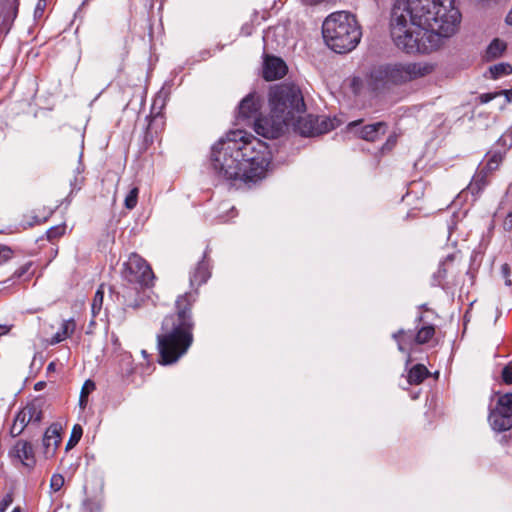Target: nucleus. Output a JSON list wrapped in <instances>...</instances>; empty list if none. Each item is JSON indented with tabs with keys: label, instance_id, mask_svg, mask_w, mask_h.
I'll use <instances>...</instances> for the list:
<instances>
[{
	"label": "nucleus",
	"instance_id": "obj_1",
	"mask_svg": "<svg viewBox=\"0 0 512 512\" xmlns=\"http://www.w3.org/2000/svg\"><path fill=\"white\" fill-rule=\"evenodd\" d=\"M268 145L244 131H232L211 148L210 165L218 179L236 188L261 181L271 163Z\"/></svg>",
	"mask_w": 512,
	"mask_h": 512
},
{
	"label": "nucleus",
	"instance_id": "obj_2",
	"mask_svg": "<svg viewBox=\"0 0 512 512\" xmlns=\"http://www.w3.org/2000/svg\"><path fill=\"white\" fill-rule=\"evenodd\" d=\"M197 298V290L178 296L175 313L166 316L157 335L158 362L169 365L177 362L193 343L195 326L192 307Z\"/></svg>",
	"mask_w": 512,
	"mask_h": 512
},
{
	"label": "nucleus",
	"instance_id": "obj_3",
	"mask_svg": "<svg viewBox=\"0 0 512 512\" xmlns=\"http://www.w3.org/2000/svg\"><path fill=\"white\" fill-rule=\"evenodd\" d=\"M322 34L327 46L339 54L355 49L362 37L356 17L346 11L330 14L322 24Z\"/></svg>",
	"mask_w": 512,
	"mask_h": 512
},
{
	"label": "nucleus",
	"instance_id": "obj_4",
	"mask_svg": "<svg viewBox=\"0 0 512 512\" xmlns=\"http://www.w3.org/2000/svg\"><path fill=\"white\" fill-rule=\"evenodd\" d=\"M431 71V66L421 63L382 64L370 71L367 83L372 91L378 92L426 76Z\"/></svg>",
	"mask_w": 512,
	"mask_h": 512
},
{
	"label": "nucleus",
	"instance_id": "obj_5",
	"mask_svg": "<svg viewBox=\"0 0 512 512\" xmlns=\"http://www.w3.org/2000/svg\"><path fill=\"white\" fill-rule=\"evenodd\" d=\"M455 0H396L393 8L409 18L412 25L420 28L435 26L457 9Z\"/></svg>",
	"mask_w": 512,
	"mask_h": 512
},
{
	"label": "nucleus",
	"instance_id": "obj_6",
	"mask_svg": "<svg viewBox=\"0 0 512 512\" xmlns=\"http://www.w3.org/2000/svg\"><path fill=\"white\" fill-rule=\"evenodd\" d=\"M269 104L274 113L283 114L290 122L306 111L302 91L294 83H282L271 88Z\"/></svg>",
	"mask_w": 512,
	"mask_h": 512
},
{
	"label": "nucleus",
	"instance_id": "obj_7",
	"mask_svg": "<svg viewBox=\"0 0 512 512\" xmlns=\"http://www.w3.org/2000/svg\"><path fill=\"white\" fill-rule=\"evenodd\" d=\"M423 28L411 24L409 18L392 8L390 34L394 44L406 53L419 50V37Z\"/></svg>",
	"mask_w": 512,
	"mask_h": 512
},
{
	"label": "nucleus",
	"instance_id": "obj_8",
	"mask_svg": "<svg viewBox=\"0 0 512 512\" xmlns=\"http://www.w3.org/2000/svg\"><path fill=\"white\" fill-rule=\"evenodd\" d=\"M460 19L459 10L452 9L444 21L423 28L419 37V50L416 53L427 54L436 50L441 45V38H448L456 32Z\"/></svg>",
	"mask_w": 512,
	"mask_h": 512
},
{
	"label": "nucleus",
	"instance_id": "obj_9",
	"mask_svg": "<svg viewBox=\"0 0 512 512\" xmlns=\"http://www.w3.org/2000/svg\"><path fill=\"white\" fill-rule=\"evenodd\" d=\"M121 275L124 281L134 286L137 294L154 285L155 275L148 262L137 253H131L124 262Z\"/></svg>",
	"mask_w": 512,
	"mask_h": 512
},
{
	"label": "nucleus",
	"instance_id": "obj_10",
	"mask_svg": "<svg viewBox=\"0 0 512 512\" xmlns=\"http://www.w3.org/2000/svg\"><path fill=\"white\" fill-rule=\"evenodd\" d=\"M295 132L304 137H314L335 129L334 121L328 117L308 114L304 117L297 115L295 120L290 122Z\"/></svg>",
	"mask_w": 512,
	"mask_h": 512
},
{
	"label": "nucleus",
	"instance_id": "obj_11",
	"mask_svg": "<svg viewBox=\"0 0 512 512\" xmlns=\"http://www.w3.org/2000/svg\"><path fill=\"white\" fill-rule=\"evenodd\" d=\"M290 126V121L280 113H274L271 108L269 117H261L255 120L254 130L258 135L269 139H277L282 136Z\"/></svg>",
	"mask_w": 512,
	"mask_h": 512
},
{
	"label": "nucleus",
	"instance_id": "obj_12",
	"mask_svg": "<svg viewBox=\"0 0 512 512\" xmlns=\"http://www.w3.org/2000/svg\"><path fill=\"white\" fill-rule=\"evenodd\" d=\"M261 103L256 93L246 95L237 107L235 116L237 125H253L260 116Z\"/></svg>",
	"mask_w": 512,
	"mask_h": 512
},
{
	"label": "nucleus",
	"instance_id": "obj_13",
	"mask_svg": "<svg viewBox=\"0 0 512 512\" xmlns=\"http://www.w3.org/2000/svg\"><path fill=\"white\" fill-rule=\"evenodd\" d=\"M362 122L363 120L361 119L350 122L347 126L348 131L369 142H375L387 132L388 124L384 121H379L360 127Z\"/></svg>",
	"mask_w": 512,
	"mask_h": 512
},
{
	"label": "nucleus",
	"instance_id": "obj_14",
	"mask_svg": "<svg viewBox=\"0 0 512 512\" xmlns=\"http://www.w3.org/2000/svg\"><path fill=\"white\" fill-rule=\"evenodd\" d=\"M8 455L13 463L19 462L29 471L33 470L36 466L37 461L34 447L28 440H17Z\"/></svg>",
	"mask_w": 512,
	"mask_h": 512
},
{
	"label": "nucleus",
	"instance_id": "obj_15",
	"mask_svg": "<svg viewBox=\"0 0 512 512\" xmlns=\"http://www.w3.org/2000/svg\"><path fill=\"white\" fill-rule=\"evenodd\" d=\"M211 249L209 245H207L202 259L197 263L195 268L190 274V285L193 288H198L201 285L205 284L208 279L211 277V259H210Z\"/></svg>",
	"mask_w": 512,
	"mask_h": 512
},
{
	"label": "nucleus",
	"instance_id": "obj_16",
	"mask_svg": "<svg viewBox=\"0 0 512 512\" xmlns=\"http://www.w3.org/2000/svg\"><path fill=\"white\" fill-rule=\"evenodd\" d=\"M62 426L59 423H52L45 431L43 436V448L45 458H52L56 454L57 448L61 443Z\"/></svg>",
	"mask_w": 512,
	"mask_h": 512
},
{
	"label": "nucleus",
	"instance_id": "obj_17",
	"mask_svg": "<svg viewBox=\"0 0 512 512\" xmlns=\"http://www.w3.org/2000/svg\"><path fill=\"white\" fill-rule=\"evenodd\" d=\"M287 73L286 63L279 57L267 55L264 60L263 78L273 81L284 77Z\"/></svg>",
	"mask_w": 512,
	"mask_h": 512
},
{
	"label": "nucleus",
	"instance_id": "obj_18",
	"mask_svg": "<svg viewBox=\"0 0 512 512\" xmlns=\"http://www.w3.org/2000/svg\"><path fill=\"white\" fill-rule=\"evenodd\" d=\"M488 420L491 428L498 433L512 428V415L500 412L499 410H490Z\"/></svg>",
	"mask_w": 512,
	"mask_h": 512
},
{
	"label": "nucleus",
	"instance_id": "obj_19",
	"mask_svg": "<svg viewBox=\"0 0 512 512\" xmlns=\"http://www.w3.org/2000/svg\"><path fill=\"white\" fill-rule=\"evenodd\" d=\"M488 173L485 169L478 167L467 189L472 195H479L488 184Z\"/></svg>",
	"mask_w": 512,
	"mask_h": 512
},
{
	"label": "nucleus",
	"instance_id": "obj_20",
	"mask_svg": "<svg viewBox=\"0 0 512 512\" xmlns=\"http://www.w3.org/2000/svg\"><path fill=\"white\" fill-rule=\"evenodd\" d=\"M431 375L430 371L423 364L412 366L407 373V382L409 385H419Z\"/></svg>",
	"mask_w": 512,
	"mask_h": 512
},
{
	"label": "nucleus",
	"instance_id": "obj_21",
	"mask_svg": "<svg viewBox=\"0 0 512 512\" xmlns=\"http://www.w3.org/2000/svg\"><path fill=\"white\" fill-rule=\"evenodd\" d=\"M392 338L397 342V347L400 352L408 353L407 364L411 361L410 353L408 352L407 345L414 344L412 340V331L399 329L397 332L392 334Z\"/></svg>",
	"mask_w": 512,
	"mask_h": 512
},
{
	"label": "nucleus",
	"instance_id": "obj_22",
	"mask_svg": "<svg viewBox=\"0 0 512 512\" xmlns=\"http://www.w3.org/2000/svg\"><path fill=\"white\" fill-rule=\"evenodd\" d=\"M436 328L433 324H424L417 329L416 334L412 335V340L416 345L427 344L435 336Z\"/></svg>",
	"mask_w": 512,
	"mask_h": 512
},
{
	"label": "nucleus",
	"instance_id": "obj_23",
	"mask_svg": "<svg viewBox=\"0 0 512 512\" xmlns=\"http://www.w3.org/2000/svg\"><path fill=\"white\" fill-rule=\"evenodd\" d=\"M454 255L449 254L442 262H440L437 271L432 276V285L444 287V281L447 277L448 266L453 262Z\"/></svg>",
	"mask_w": 512,
	"mask_h": 512
},
{
	"label": "nucleus",
	"instance_id": "obj_24",
	"mask_svg": "<svg viewBox=\"0 0 512 512\" xmlns=\"http://www.w3.org/2000/svg\"><path fill=\"white\" fill-rule=\"evenodd\" d=\"M75 329H76V323L73 318H71L69 320H64L61 325V330L52 336V338L50 340V344L55 345V344L62 342L66 338L70 337L73 334V332L75 331Z\"/></svg>",
	"mask_w": 512,
	"mask_h": 512
},
{
	"label": "nucleus",
	"instance_id": "obj_25",
	"mask_svg": "<svg viewBox=\"0 0 512 512\" xmlns=\"http://www.w3.org/2000/svg\"><path fill=\"white\" fill-rule=\"evenodd\" d=\"M103 508V497L101 494L86 495L81 502L82 512H101Z\"/></svg>",
	"mask_w": 512,
	"mask_h": 512
},
{
	"label": "nucleus",
	"instance_id": "obj_26",
	"mask_svg": "<svg viewBox=\"0 0 512 512\" xmlns=\"http://www.w3.org/2000/svg\"><path fill=\"white\" fill-rule=\"evenodd\" d=\"M21 411L25 413L27 419H30V422L40 423L43 419L42 403L38 399L28 403Z\"/></svg>",
	"mask_w": 512,
	"mask_h": 512
},
{
	"label": "nucleus",
	"instance_id": "obj_27",
	"mask_svg": "<svg viewBox=\"0 0 512 512\" xmlns=\"http://www.w3.org/2000/svg\"><path fill=\"white\" fill-rule=\"evenodd\" d=\"M506 48L507 45L504 41L498 38L493 39L486 49L485 59L487 61H492L501 57L505 52Z\"/></svg>",
	"mask_w": 512,
	"mask_h": 512
},
{
	"label": "nucleus",
	"instance_id": "obj_28",
	"mask_svg": "<svg viewBox=\"0 0 512 512\" xmlns=\"http://www.w3.org/2000/svg\"><path fill=\"white\" fill-rule=\"evenodd\" d=\"M30 423V419H27L25 413L21 410L18 411L14 417L12 426L10 428V436L15 438L23 433L27 425Z\"/></svg>",
	"mask_w": 512,
	"mask_h": 512
},
{
	"label": "nucleus",
	"instance_id": "obj_29",
	"mask_svg": "<svg viewBox=\"0 0 512 512\" xmlns=\"http://www.w3.org/2000/svg\"><path fill=\"white\" fill-rule=\"evenodd\" d=\"M502 154L500 152H488L485 156V161L480 163V167L485 169L488 173H492L498 169L502 162Z\"/></svg>",
	"mask_w": 512,
	"mask_h": 512
},
{
	"label": "nucleus",
	"instance_id": "obj_30",
	"mask_svg": "<svg viewBox=\"0 0 512 512\" xmlns=\"http://www.w3.org/2000/svg\"><path fill=\"white\" fill-rule=\"evenodd\" d=\"M490 78L499 79L512 74V66L509 63H498L489 67Z\"/></svg>",
	"mask_w": 512,
	"mask_h": 512
},
{
	"label": "nucleus",
	"instance_id": "obj_31",
	"mask_svg": "<svg viewBox=\"0 0 512 512\" xmlns=\"http://www.w3.org/2000/svg\"><path fill=\"white\" fill-rule=\"evenodd\" d=\"M492 410H499L500 412L512 415V393L501 395Z\"/></svg>",
	"mask_w": 512,
	"mask_h": 512
},
{
	"label": "nucleus",
	"instance_id": "obj_32",
	"mask_svg": "<svg viewBox=\"0 0 512 512\" xmlns=\"http://www.w3.org/2000/svg\"><path fill=\"white\" fill-rule=\"evenodd\" d=\"M95 388V383L92 380L88 379L84 382L79 397V406L82 409L86 408L88 403V396L91 392L95 390Z\"/></svg>",
	"mask_w": 512,
	"mask_h": 512
},
{
	"label": "nucleus",
	"instance_id": "obj_33",
	"mask_svg": "<svg viewBox=\"0 0 512 512\" xmlns=\"http://www.w3.org/2000/svg\"><path fill=\"white\" fill-rule=\"evenodd\" d=\"M82 435H83L82 426L80 424H75L72 428L70 437L66 443L65 450L69 451L70 449L74 448L81 440Z\"/></svg>",
	"mask_w": 512,
	"mask_h": 512
},
{
	"label": "nucleus",
	"instance_id": "obj_34",
	"mask_svg": "<svg viewBox=\"0 0 512 512\" xmlns=\"http://www.w3.org/2000/svg\"><path fill=\"white\" fill-rule=\"evenodd\" d=\"M103 300H104V290H103V285H100L99 288L97 289V291L95 292V295H94V298L92 301V305H91L93 317H96L99 314V312L101 311L102 305H103Z\"/></svg>",
	"mask_w": 512,
	"mask_h": 512
},
{
	"label": "nucleus",
	"instance_id": "obj_35",
	"mask_svg": "<svg viewBox=\"0 0 512 512\" xmlns=\"http://www.w3.org/2000/svg\"><path fill=\"white\" fill-rule=\"evenodd\" d=\"M139 189L137 187L132 188L124 200V205L127 209L132 210L136 207L138 202Z\"/></svg>",
	"mask_w": 512,
	"mask_h": 512
},
{
	"label": "nucleus",
	"instance_id": "obj_36",
	"mask_svg": "<svg viewBox=\"0 0 512 512\" xmlns=\"http://www.w3.org/2000/svg\"><path fill=\"white\" fill-rule=\"evenodd\" d=\"M66 226L65 225H57L49 228L46 231V236L49 241L57 239L61 237L65 233Z\"/></svg>",
	"mask_w": 512,
	"mask_h": 512
},
{
	"label": "nucleus",
	"instance_id": "obj_37",
	"mask_svg": "<svg viewBox=\"0 0 512 512\" xmlns=\"http://www.w3.org/2000/svg\"><path fill=\"white\" fill-rule=\"evenodd\" d=\"M64 482L65 480L62 474H53L50 480V490L52 492H58L63 487Z\"/></svg>",
	"mask_w": 512,
	"mask_h": 512
},
{
	"label": "nucleus",
	"instance_id": "obj_38",
	"mask_svg": "<svg viewBox=\"0 0 512 512\" xmlns=\"http://www.w3.org/2000/svg\"><path fill=\"white\" fill-rule=\"evenodd\" d=\"M31 267H32V262L31 261L26 262L25 264L21 265L19 268H17L14 271V273L11 276V279L12 280L21 279L29 272Z\"/></svg>",
	"mask_w": 512,
	"mask_h": 512
},
{
	"label": "nucleus",
	"instance_id": "obj_39",
	"mask_svg": "<svg viewBox=\"0 0 512 512\" xmlns=\"http://www.w3.org/2000/svg\"><path fill=\"white\" fill-rule=\"evenodd\" d=\"M80 174H81V170L78 167L77 168V175H75L73 180L70 181V185L72 187V191L71 192H73L74 190L79 191L82 188V186L84 184V181H85V178L83 176H80Z\"/></svg>",
	"mask_w": 512,
	"mask_h": 512
},
{
	"label": "nucleus",
	"instance_id": "obj_40",
	"mask_svg": "<svg viewBox=\"0 0 512 512\" xmlns=\"http://www.w3.org/2000/svg\"><path fill=\"white\" fill-rule=\"evenodd\" d=\"M501 377L505 384H512V366L506 365L502 369Z\"/></svg>",
	"mask_w": 512,
	"mask_h": 512
},
{
	"label": "nucleus",
	"instance_id": "obj_41",
	"mask_svg": "<svg viewBox=\"0 0 512 512\" xmlns=\"http://www.w3.org/2000/svg\"><path fill=\"white\" fill-rule=\"evenodd\" d=\"M13 251L10 247L5 245H0V264L3 261H6L11 258Z\"/></svg>",
	"mask_w": 512,
	"mask_h": 512
},
{
	"label": "nucleus",
	"instance_id": "obj_42",
	"mask_svg": "<svg viewBox=\"0 0 512 512\" xmlns=\"http://www.w3.org/2000/svg\"><path fill=\"white\" fill-rule=\"evenodd\" d=\"M51 214H52V211H50V212L48 213V215H46V216H42V217H41V216H38V215H33V216H31L32 220H31V221H29V222H27V224H28L29 226L42 224V223H44V222H46V221H47V219L50 217V215H51Z\"/></svg>",
	"mask_w": 512,
	"mask_h": 512
},
{
	"label": "nucleus",
	"instance_id": "obj_43",
	"mask_svg": "<svg viewBox=\"0 0 512 512\" xmlns=\"http://www.w3.org/2000/svg\"><path fill=\"white\" fill-rule=\"evenodd\" d=\"M124 298L123 300V304L126 306V307H130V308H133V309H137L141 306V302H142V299H134V300H129L127 299V296L126 294H123L122 296Z\"/></svg>",
	"mask_w": 512,
	"mask_h": 512
},
{
	"label": "nucleus",
	"instance_id": "obj_44",
	"mask_svg": "<svg viewBox=\"0 0 512 512\" xmlns=\"http://www.w3.org/2000/svg\"><path fill=\"white\" fill-rule=\"evenodd\" d=\"M498 96H499V93H497V92L483 93L478 97V99L481 104H486Z\"/></svg>",
	"mask_w": 512,
	"mask_h": 512
},
{
	"label": "nucleus",
	"instance_id": "obj_45",
	"mask_svg": "<svg viewBox=\"0 0 512 512\" xmlns=\"http://www.w3.org/2000/svg\"><path fill=\"white\" fill-rule=\"evenodd\" d=\"M13 502V497L11 494H7L0 502V512H5L8 506Z\"/></svg>",
	"mask_w": 512,
	"mask_h": 512
},
{
	"label": "nucleus",
	"instance_id": "obj_46",
	"mask_svg": "<svg viewBox=\"0 0 512 512\" xmlns=\"http://www.w3.org/2000/svg\"><path fill=\"white\" fill-rule=\"evenodd\" d=\"M503 228L506 231H512V211L504 219Z\"/></svg>",
	"mask_w": 512,
	"mask_h": 512
},
{
	"label": "nucleus",
	"instance_id": "obj_47",
	"mask_svg": "<svg viewBox=\"0 0 512 512\" xmlns=\"http://www.w3.org/2000/svg\"><path fill=\"white\" fill-rule=\"evenodd\" d=\"M497 93H499V96L504 95L506 98V103H510L512 101V88L508 90H500Z\"/></svg>",
	"mask_w": 512,
	"mask_h": 512
},
{
	"label": "nucleus",
	"instance_id": "obj_48",
	"mask_svg": "<svg viewBox=\"0 0 512 512\" xmlns=\"http://www.w3.org/2000/svg\"><path fill=\"white\" fill-rule=\"evenodd\" d=\"M12 328V325H2L0 324V337L3 335H7Z\"/></svg>",
	"mask_w": 512,
	"mask_h": 512
},
{
	"label": "nucleus",
	"instance_id": "obj_49",
	"mask_svg": "<svg viewBox=\"0 0 512 512\" xmlns=\"http://www.w3.org/2000/svg\"><path fill=\"white\" fill-rule=\"evenodd\" d=\"M45 387H46V382H45V381H39V382L35 383V385H34V390H36V391H41V390H43Z\"/></svg>",
	"mask_w": 512,
	"mask_h": 512
},
{
	"label": "nucleus",
	"instance_id": "obj_50",
	"mask_svg": "<svg viewBox=\"0 0 512 512\" xmlns=\"http://www.w3.org/2000/svg\"><path fill=\"white\" fill-rule=\"evenodd\" d=\"M454 225H455V215H452L450 217V220L447 222V227H448V230L450 233H451Z\"/></svg>",
	"mask_w": 512,
	"mask_h": 512
},
{
	"label": "nucleus",
	"instance_id": "obj_51",
	"mask_svg": "<svg viewBox=\"0 0 512 512\" xmlns=\"http://www.w3.org/2000/svg\"><path fill=\"white\" fill-rule=\"evenodd\" d=\"M56 368V364L54 362H50L47 366V372H54Z\"/></svg>",
	"mask_w": 512,
	"mask_h": 512
},
{
	"label": "nucleus",
	"instance_id": "obj_52",
	"mask_svg": "<svg viewBox=\"0 0 512 512\" xmlns=\"http://www.w3.org/2000/svg\"><path fill=\"white\" fill-rule=\"evenodd\" d=\"M505 21L508 25H512V10L507 14Z\"/></svg>",
	"mask_w": 512,
	"mask_h": 512
},
{
	"label": "nucleus",
	"instance_id": "obj_53",
	"mask_svg": "<svg viewBox=\"0 0 512 512\" xmlns=\"http://www.w3.org/2000/svg\"><path fill=\"white\" fill-rule=\"evenodd\" d=\"M504 138H510L511 139V143H510V146H512V130L506 132L504 135H503Z\"/></svg>",
	"mask_w": 512,
	"mask_h": 512
},
{
	"label": "nucleus",
	"instance_id": "obj_54",
	"mask_svg": "<svg viewBox=\"0 0 512 512\" xmlns=\"http://www.w3.org/2000/svg\"><path fill=\"white\" fill-rule=\"evenodd\" d=\"M422 322H424V316H423V314H420V315L416 318L415 323L420 324V323H422Z\"/></svg>",
	"mask_w": 512,
	"mask_h": 512
},
{
	"label": "nucleus",
	"instance_id": "obj_55",
	"mask_svg": "<svg viewBox=\"0 0 512 512\" xmlns=\"http://www.w3.org/2000/svg\"><path fill=\"white\" fill-rule=\"evenodd\" d=\"M96 324V322L94 320H91L90 323H89V327H88V330H87V334L91 333L92 330L91 328H93V326Z\"/></svg>",
	"mask_w": 512,
	"mask_h": 512
},
{
	"label": "nucleus",
	"instance_id": "obj_56",
	"mask_svg": "<svg viewBox=\"0 0 512 512\" xmlns=\"http://www.w3.org/2000/svg\"><path fill=\"white\" fill-rule=\"evenodd\" d=\"M418 308L423 311H430L427 304H421Z\"/></svg>",
	"mask_w": 512,
	"mask_h": 512
},
{
	"label": "nucleus",
	"instance_id": "obj_57",
	"mask_svg": "<svg viewBox=\"0 0 512 512\" xmlns=\"http://www.w3.org/2000/svg\"><path fill=\"white\" fill-rule=\"evenodd\" d=\"M502 270H503V272L508 273V271H509V267H508V265H507V264H504V265L502 266Z\"/></svg>",
	"mask_w": 512,
	"mask_h": 512
},
{
	"label": "nucleus",
	"instance_id": "obj_58",
	"mask_svg": "<svg viewBox=\"0 0 512 512\" xmlns=\"http://www.w3.org/2000/svg\"><path fill=\"white\" fill-rule=\"evenodd\" d=\"M142 355H143V356H144V358H146V359H147V358H148V356H149V355H148V353H147L145 350H142Z\"/></svg>",
	"mask_w": 512,
	"mask_h": 512
},
{
	"label": "nucleus",
	"instance_id": "obj_59",
	"mask_svg": "<svg viewBox=\"0 0 512 512\" xmlns=\"http://www.w3.org/2000/svg\"><path fill=\"white\" fill-rule=\"evenodd\" d=\"M13 512H22V510L20 508H15Z\"/></svg>",
	"mask_w": 512,
	"mask_h": 512
}]
</instances>
